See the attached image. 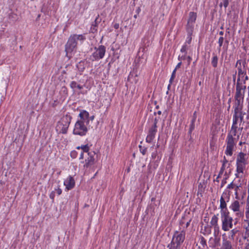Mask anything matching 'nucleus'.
<instances>
[{
  "instance_id": "6e6d98bb",
  "label": "nucleus",
  "mask_w": 249,
  "mask_h": 249,
  "mask_svg": "<svg viewBox=\"0 0 249 249\" xmlns=\"http://www.w3.org/2000/svg\"><path fill=\"white\" fill-rule=\"evenodd\" d=\"M236 75V72H235V73L234 74H233V75H232L233 82H235Z\"/></svg>"
},
{
  "instance_id": "0e129e2a",
  "label": "nucleus",
  "mask_w": 249,
  "mask_h": 249,
  "mask_svg": "<svg viewBox=\"0 0 249 249\" xmlns=\"http://www.w3.org/2000/svg\"><path fill=\"white\" fill-rule=\"evenodd\" d=\"M219 34L221 36H223L224 35L223 31H220L219 33Z\"/></svg>"
},
{
  "instance_id": "f8f14e48",
  "label": "nucleus",
  "mask_w": 249,
  "mask_h": 249,
  "mask_svg": "<svg viewBox=\"0 0 249 249\" xmlns=\"http://www.w3.org/2000/svg\"><path fill=\"white\" fill-rule=\"evenodd\" d=\"M95 153L94 152H90L88 153V157L85 159L84 168H89L94 163L95 159L94 156Z\"/></svg>"
},
{
  "instance_id": "c85d7f7f",
  "label": "nucleus",
  "mask_w": 249,
  "mask_h": 249,
  "mask_svg": "<svg viewBox=\"0 0 249 249\" xmlns=\"http://www.w3.org/2000/svg\"><path fill=\"white\" fill-rule=\"evenodd\" d=\"M213 56L212 59L211 63H212V66L214 68H216L217 66L218 57L214 54H213Z\"/></svg>"
},
{
  "instance_id": "a19ab883",
  "label": "nucleus",
  "mask_w": 249,
  "mask_h": 249,
  "mask_svg": "<svg viewBox=\"0 0 249 249\" xmlns=\"http://www.w3.org/2000/svg\"><path fill=\"white\" fill-rule=\"evenodd\" d=\"M187 50V46L186 44H185L182 47V48L180 50V51L181 53H184L185 54H186Z\"/></svg>"
},
{
  "instance_id": "8fccbe9b",
  "label": "nucleus",
  "mask_w": 249,
  "mask_h": 249,
  "mask_svg": "<svg viewBox=\"0 0 249 249\" xmlns=\"http://www.w3.org/2000/svg\"><path fill=\"white\" fill-rule=\"evenodd\" d=\"M62 91H63L66 94H67L68 90H67V88L66 87H62Z\"/></svg>"
},
{
  "instance_id": "5fc2aeb1",
  "label": "nucleus",
  "mask_w": 249,
  "mask_h": 249,
  "mask_svg": "<svg viewBox=\"0 0 249 249\" xmlns=\"http://www.w3.org/2000/svg\"><path fill=\"white\" fill-rule=\"evenodd\" d=\"M226 183V179H223L222 181V183H221V187H222Z\"/></svg>"
},
{
  "instance_id": "20e7f679",
  "label": "nucleus",
  "mask_w": 249,
  "mask_h": 249,
  "mask_svg": "<svg viewBox=\"0 0 249 249\" xmlns=\"http://www.w3.org/2000/svg\"><path fill=\"white\" fill-rule=\"evenodd\" d=\"M222 222V230L227 231L233 228V218L230 216V213L220 214Z\"/></svg>"
},
{
  "instance_id": "ea45409f",
  "label": "nucleus",
  "mask_w": 249,
  "mask_h": 249,
  "mask_svg": "<svg viewBox=\"0 0 249 249\" xmlns=\"http://www.w3.org/2000/svg\"><path fill=\"white\" fill-rule=\"evenodd\" d=\"M240 78H241V77H239V76H238L236 87H238V86H239V87L245 86L244 85H243L242 84V83L240 82Z\"/></svg>"
},
{
  "instance_id": "f03ea898",
  "label": "nucleus",
  "mask_w": 249,
  "mask_h": 249,
  "mask_svg": "<svg viewBox=\"0 0 249 249\" xmlns=\"http://www.w3.org/2000/svg\"><path fill=\"white\" fill-rule=\"evenodd\" d=\"M248 156V155L242 152H240L237 156L236 160V174H235L236 177H238V174L240 173H243L245 169L246 166L247 164Z\"/></svg>"
},
{
  "instance_id": "338daca9",
  "label": "nucleus",
  "mask_w": 249,
  "mask_h": 249,
  "mask_svg": "<svg viewBox=\"0 0 249 249\" xmlns=\"http://www.w3.org/2000/svg\"><path fill=\"white\" fill-rule=\"evenodd\" d=\"M140 11H141V9H140V7H138V9H137V10H136V11H137V13H138V14H139V12H140Z\"/></svg>"
},
{
  "instance_id": "13d9d810",
  "label": "nucleus",
  "mask_w": 249,
  "mask_h": 249,
  "mask_svg": "<svg viewBox=\"0 0 249 249\" xmlns=\"http://www.w3.org/2000/svg\"><path fill=\"white\" fill-rule=\"evenodd\" d=\"M119 27V24L118 23H115L114 25V28L116 29H118Z\"/></svg>"
},
{
  "instance_id": "37998d69",
  "label": "nucleus",
  "mask_w": 249,
  "mask_h": 249,
  "mask_svg": "<svg viewBox=\"0 0 249 249\" xmlns=\"http://www.w3.org/2000/svg\"><path fill=\"white\" fill-rule=\"evenodd\" d=\"M236 184V183H235L233 182V181H232L230 184L228 185L227 188L230 189H233Z\"/></svg>"
},
{
  "instance_id": "393cba45",
  "label": "nucleus",
  "mask_w": 249,
  "mask_h": 249,
  "mask_svg": "<svg viewBox=\"0 0 249 249\" xmlns=\"http://www.w3.org/2000/svg\"><path fill=\"white\" fill-rule=\"evenodd\" d=\"M168 247L169 248V249H181V245L172 241L168 245Z\"/></svg>"
},
{
  "instance_id": "4d7b16f0",
  "label": "nucleus",
  "mask_w": 249,
  "mask_h": 249,
  "mask_svg": "<svg viewBox=\"0 0 249 249\" xmlns=\"http://www.w3.org/2000/svg\"><path fill=\"white\" fill-rule=\"evenodd\" d=\"M175 78H172V77H171L170 79V80H169V82H170V84L168 85V88H169V87L170 86V84H171L174 80Z\"/></svg>"
},
{
  "instance_id": "9d476101",
  "label": "nucleus",
  "mask_w": 249,
  "mask_h": 249,
  "mask_svg": "<svg viewBox=\"0 0 249 249\" xmlns=\"http://www.w3.org/2000/svg\"><path fill=\"white\" fill-rule=\"evenodd\" d=\"M196 13L191 12L189 13V17L186 25V30L188 34H191L193 31V24L196 18Z\"/></svg>"
},
{
  "instance_id": "7c9ffc66",
  "label": "nucleus",
  "mask_w": 249,
  "mask_h": 249,
  "mask_svg": "<svg viewBox=\"0 0 249 249\" xmlns=\"http://www.w3.org/2000/svg\"><path fill=\"white\" fill-rule=\"evenodd\" d=\"M238 116L239 118V122L241 123L244 120V116L245 114V113L243 112V110L237 111Z\"/></svg>"
},
{
  "instance_id": "e433bc0d",
  "label": "nucleus",
  "mask_w": 249,
  "mask_h": 249,
  "mask_svg": "<svg viewBox=\"0 0 249 249\" xmlns=\"http://www.w3.org/2000/svg\"><path fill=\"white\" fill-rule=\"evenodd\" d=\"M139 147L140 148V150L141 152V153L143 155H144L146 153V151H147V148L146 147H142V145H140L139 146Z\"/></svg>"
},
{
  "instance_id": "4c0bfd02",
  "label": "nucleus",
  "mask_w": 249,
  "mask_h": 249,
  "mask_svg": "<svg viewBox=\"0 0 249 249\" xmlns=\"http://www.w3.org/2000/svg\"><path fill=\"white\" fill-rule=\"evenodd\" d=\"M224 38L223 36H220L218 39V43L219 44V47L220 48L223 44Z\"/></svg>"
},
{
  "instance_id": "bb28decb",
  "label": "nucleus",
  "mask_w": 249,
  "mask_h": 249,
  "mask_svg": "<svg viewBox=\"0 0 249 249\" xmlns=\"http://www.w3.org/2000/svg\"><path fill=\"white\" fill-rule=\"evenodd\" d=\"M145 52V48L144 47H142L139 49V50L138 52V59L140 58L143 59L144 53Z\"/></svg>"
},
{
  "instance_id": "3c124183",
  "label": "nucleus",
  "mask_w": 249,
  "mask_h": 249,
  "mask_svg": "<svg viewBox=\"0 0 249 249\" xmlns=\"http://www.w3.org/2000/svg\"><path fill=\"white\" fill-rule=\"evenodd\" d=\"M186 59V54L184 55H182L181 57L178 56V60H185Z\"/></svg>"
},
{
  "instance_id": "7ed1b4c3",
  "label": "nucleus",
  "mask_w": 249,
  "mask_h": 249,
  "mask_svg": "<svg viewBox=\"0 0 249 249\" xmlns=\"http://www.w3.org/2000/svg\"><path fill=\"white\" fill-rule=\"evenodd\" d=\"M71 117L68 115L64 116L59 121L56 126V130L58 133L66 134L69 127Z\"/></svg>"
},
{
  "instance_id": "2eb2a0df",
  "label": "nucleus",
  "mask_w": 249,
  "mask_h": 249,
  "mask_svg": "<svg viewBox=\"0 0 249 249\" xmlns=\"http://www.w3.org/2000/svg\"><path fill=\"white\" fill-rule=\"evenodd\" d=\"M230 208L233 212H237L236 214L238 216L240 217L243 215V213L240 212V205L238 201L235 200L233 201L231 203Z\"/></svg>"
},
{
  "instance_id": "a18cd8bd",
  "label": "nucleus",
  "mask_w": 249,
  "mask_h": 249,
  "mask_svg": "<svg viewBox=\"0 0 249 249\" xmlns=\"http://www.w3.org/2000/svg\"><path fill=\"white\" fill-rule=\"evenodd\" d=\"M225 169V165H224V164H223L222 165V167L221 168L220 171L219 172V175H222Z\"/></svg>"
},
{
  "instance_id": "cd10ccee",
  "label": "nucleus",
  "mask_w": 249,
  "mask_h": 249,
  "mask_svg": "<svg viewBox=\"0 0 249 249\" xmlns=\"http://www.w3.org/2000/svg\"><path fill=\"white\" fill-rule=\"evenodd\" d=\"M145 52V48L144 47H142L139 49V50L138 52V59L140 58L143 59L144 53Z\"/></svg>"
},
{
  "instance_id": "ddd939ff",
  "label": "nucleus",
  "mask_w": 249,
  "mask_h": 249,
  "mask_svg": "<svg viewBox=\"0 0 249 249\" xmlns=\"http://www.w3.org/2000/svg\"><path fill=\"white\" fill-rule=\"evenodd\" d=\"M220 249H233L231 241L228 239L225 233L222 234V245Z\"/></svg>"
},
{
  "instance_id": "680f3d73",
  "label": "nucleus",
  "mask_w": 249,
  "mask_h": 249,
  "mask_svg": "<svg viewBox=\"0 0 249 249\" xmlns=\"http://www.w3.org/2000/svg\"><path fill=\"white\" fill-rule=\"evenodd\" d=\"M84 159V152H81L80 156V159Z\"/></svg>"
},
{
  "instance_id": "de8ad7c7",
  "label": "nucleus",
  "mask_w": 249,
  "mask_h": 249,
  "mask_svg": "<svg viewBox=\"0 0 249 249\" xmlns=\"http://www.w3.org/2000/svg\"><path fill=\"white\" fill-rule=\"evenodd\" d=\"M176 70H174L172 72L171 76L172 78H175L176 76Z\"/></svg>"
},
{
  "instance_id": "e2e57ef3",
  "label": "nucleus",
  "mask_w": 249,
  "mask_h": 249,
  "mask_svg": "<svg viewBox=\"0 0 249 249\" xmlns=\"http://www.w3.org/2000/svg\"><path fill=\"white\" fill-rule=\"evenodd\" d=\"M156 155H157V154L155 153H152V157L153 159H155L156 157Z\"/></svg>"
},
{
  "instance_id": "c9c22d12",
  "label": "nucleus",
  "mask_w": 249,
  "mask_h": 249,
  "mask_svg": "<svg viewBox=\"0 0 249 249\" xmlns=\"http://www.w3.org/2000/svg\"><path fill=\"white\" fill-rule=\"evenodd\" d=\"M241 187V184H237L235 185L234 188H235V195L236 196V198H238V191L239 188Z\"/></svg>"
},
{
  "instance_id": "423d86ee",
  "label": "nucleus",
  "mask_w": 249,
  "mask_h": 249,
  "mask_svg": "<svg viewBox=\"0 0 249 249\" xmlns=\"http://www.w3.org/2000/svg\"><path fill=\"white\" fill-rule=\"evenodd\" d=\"M226 143L225 154L231 156L233 154V150L236 145L235 139L232 135H231V134H228L226 139Z\"/></svg>"
},
{
  "instance_id": "c03bdc74",
  "label": "nucleus",
  "mask_w": 249,
  "mask_h": 249,
  "mask_svg": "<svg viewBox=\"0 0 249 249\" xmlns=\"http://www.w3.org/2000/svg\"><path fill=\"white\" fill-rule=\"evenodd\" d=\"M54 196H55V192L54 191H53L51 192V193L50 195V197L51 199H52L53 201Z\"/></svg>"
},
{
  "instance_id": "6ab92c4d",
  "label": "nucleus",
  "mask_w": 249,
  "mask_h": 249,
  "mask_svg": "<svg viewBox=\"0 0 249 249\" xmlns=\"http://www.w3.org/2000/svg\"><path fill=\"white\" fill-rule=\"evenodd\" d=\"M243 129V127L238 128L237 124H232L230 132L229 134H231L232 136H235L237 134V130Z\"/></svg>"
},
{
  "instance_id": "aec40b11",
  "label": "nucleus",
  "mask_w": 249,
  "mask_h": 249,
  "mask_svg": "<svg viewBox=\"0 0 249 249\" xmlns=\"http://www.w3.org/2000/svg\"><path fill=\"white\" fill-rule=\"evenodd\" d=\"M70 36H73L74 38V42L76 44V45H77V40H79L80 41L83 42L84 40L86 39V36L85 34L83 35H77V34H72Z\"/></svg>"
},
{
  "instance_id": "58836bf2",
  "label": "nucleus",
  "mask_w": 249,
  "mask_h": 249,
  "mask_svg": "<svg viewBox=\"0 0 249 249\" xmlns=\"http://www.w3.org/2000/svg\"><path fill=\"white\" fill-rule=\"evenodd\" d=\"M237 231L235 230V229H233V230L231 231L230 234H231V239H233L234 237L235 234L236 233Z\"/></svg>"
},
{
  "instance_id": "69168bd1",
  "label": "nucleus",
  "mask_w": 249,
  "mask_h": 249,
  "mask_svg": "<svg viewBox=\"0 0 249 249\" xmlns=\"http://www.w3.org/2000/svg\"><path fill=\"white\" fill-rule=\"evenodd\" d=\"M94 118V116H90L89 117V120H91V121H92Z\"/></svg>"
},
{
  "instance_id": "4be33fe9",
  "label": "nucleus",
  "mask_w": 249,
  "mask_h": 249,
  "mask_svg": "<svg viewBox=\"0 0 249 249\" xmlns=\"http://www.w3.org/2000/svg\"><path fill=\"white\" fill-rule=\"evenodd\" d=\"M218 214H214L212 216L211 221H210V224L211 225V227L215 226V225L216 226V225H218Z\"/></svg>"
},
{
  "instance_id": "5701e85b",
  "label": "nucleus",
  "mask_w": 249,
  "mask_h": 249,
  "mask_svg": "<svg viewBox=\"0 0 249 249\" xmlns=\"http://www.w3.org/2000/svg\"><path fill=\"white\" fill-rule=\"evenodd\" d=\"M239 242L240 243L242 242V244L243 243H245V248L246 249H249V239L246 236H243L242 238L239 240Z\"/></svg>"
},
{
  "instance_id": "f3484780",
  "label": "nucleus",
  "mask_w": 249,
  "mask_h": 249,
  "mask_svg": "<svg viewBox=\"0 0 249 249\" xmlns=\"http://www.w3.org/2000/svg\"><path fill=\"white\" fill-rule=\"evenodd\" d=\"M220 202L219 208L220 209V214L230 213L227 207L226 200L223 196L220 197Z\"/></svg>"
},
{
  "instance_id": "c756f323",
  "label": "nucleus",
  "mask_w": 249,
  "mask_h": 249,
  "mask_svg": "<svg viewBox=\"0 0 249 249\" xmlns=\"http://www.w3.org/2000/svg\"><path fill=\"white\" fill-rule=\"evenodd\" d=\"M237 111L234 110V113L233 115L232 124H238L239 122V118L238 116Z\"/></svg>"
},
{
  "instance_id": "4468645a",
  "label": "nucleus",
  "mask_w": 249,
  "mask_h": 249,
  "mask_svg": "<svg viewBox=\"0 0 249 249\" xmlns=\"http://www.w3.org/2000/svg\"><path fill=\"white\" fill-rule=\"evenodd\" d=\"M246 86L243 87H236V92L234 96V99H244L245 90Z\"/></svg>"
},
{
  "instance_id": "603ef678",
  "label": "nucleus",
  "mask_w": 249,
  "mask_h": 249,
  "mask_svg": "<svg viewBox=\"0 0 249 249\" xmlns=\"http://www.w3.org/2000/svg\"><path fill=\"white\" fill-rule=\"evenodd\" d=\"M181 62H179V63H178L177 64V65L176 66V68H175V69L174 70H177V69H178V68H180V66H181Z\"/></svg>"
},
{
  "instance_id": "9b49d317",
  "label": "nucleus",
  "mask_w": 249,
  "mask_h": 249,
  "mask_svg": "<svg viewBox=\"0 0 249 249\" xmlns=\"http://www.w3.org/2000/svg\"><path fill=\"white\" fill-rule=\"evenodd\" d=\"M246 65L245 61L242 63L241 60L237 61L235 67L237 68L238 76H239V77H242L246 74Z\"/></svg>"
},
{
  "instance_id": "09e8293b",
  "label": "nucleus",
  "mask_w": 249,
  "mask_h": 249,
  "mask_svg": "<svg viewBox=\"0 0 249 249\" xmlns=\"http://www.w3.org/2000/svg\"><path fill=\"white\" fill-rule=\"evenodd\" d=\"M192 34V33L191 34H190V36H191V34ZM191 40H192V37L189 36L188 37V39L186 41V43H188V44H190L191 42Z\"/></svg>"
},
{
  "instance_id": "49530a36",
  "label": "nucleus",
  "mask_w": 249,
  "mask_h": 249,
  "mask_svg": "<svg viewBox=\"0 0 249 249\" xmlns=\"http://www.w3.org/2000/svg\"><path fill=\"white\" fill-rule=\"evenodd\" d=\"M55 191H56V193L58 195H61V193H62V190L60 188H58L57 189H55Z\"/></svg>"
},
{
  "instance_id": "473e14b6",
  "label": "nucleus",
  "mask_w": 249,
  "mask_h": 249,
  "mask_svg": "<svg viewBox=\"0 0 249 249\" xmlns=\"http://www.w3.org/2000/svg\"><path fill=\"white\" fill-rule=\"evenodd\" d=\"M246 216L247 218H249V196H248L247 198Z\"/></svg>"
},
{
  "instance_id": "6e6552de",
  "label": "nucleus",
  "mask_w": 249,
  "mask_h": 249,
  "mask_svg": "<svg viewBox=\"0 0 249 249\" xmlns=\"http://www.w3.org/2000/svg\"><path fill=\"white\" fill-rule=\"evenodd\" d=\"M185 232L184 231H176L171 241L181 245L185 240Z\"/></svg>"
},
{
  "instance_id": "b1692460",
  "label": "nucleus",
  "mask_w": 249,
  "mask_h": 249,
  "mask_svg": "<svg viewBox=\"0 0 249 249\" xmlns=\"http://www.w3.org/2000/svg\"><path fill=\"white\" fill-rule=\"evenodd\" d=\"M70 87L72 89H74L75 88H77L79 89H83V86L80 85V84H78L75 81H71L70 83Z\"/></svg>"
},
{
  "instance_id": "39448f33",
  "label": "nucleus",
  "mask_w": 249,
  "mask_h": 249,
  "mask_svg": "<svg viewBox=\"0 0 249 249\" xmlns=\"http://www.w3.org/2000/svg\"><path fill=\"white\" fill-rule=\"evenodd\" d=\"M76 49L77 46L75 43L74 37L70 36L65 46L66 56L70 58L72 56L73 52L76 51Z\"/></svg>"
},
{
  "instance_id": "a211bd4d",
  "label": "nucleus",
  "mask_w": 249,
  "mask_h": 249,
  "mask_svg": "<svg viewBox=\"0 0 249 249\" xmlns=\"http://www.w3.org/2000/svg\"><path fill=\"white\" fill-rule=\"evenodd\" d=\"M233 108L234 111L243 110L244 99H234Z\"/></svg>"
},
{
  "instance_id": "2f4dec72",
  "label": "nucleus",
  "mask_w": 249,
  "mask_h": 249,
  "mask_svg": "<svg viewBox=\"0 0 249 249\" xmlns=\"http://www.w3.org/2000/svg\"><path fill=\"white\" fill-rule=\"evenodd\" d=\"M195 122H196L195 121V118L194 119H192V121H191V124H190V128H189V134H191L192 132L195 129Z\"/></svg>"
},
{
  "instance_id": "f257e3e1",
  "label": "nucleus",
  "mask_w": 249,
  "mask_h": 249,
  "mask_svg": "<svg viewBox=\"0 0 249 249\" xmlns=\"http://www.w3.org/2000/svg\"><path fill=\"white\" fill-rule=\"evenodd\" d=\"M80 118L74 125L73 133L75 135L84 136L88 132L87 126L89 123V113L86 110H82L79 114Z\"/></svg>"
},
{
  "instance_id": "052dcab7",
  "label": "nucleus",
  "mask_w": 249,
  "mask_h": 249,
  "mask_svg": "<svg viewBox=\"0 0 249 249\" xmlns=\"http://www.w3.org/2000/svg\"><path fill=\"white\" fill-rule=\"evenodd\" d=\"M195 118V121H196V112H195L194 113L193 117V119H194Z\"/></svg>"
},
{
  "instance_id": "412c9836",
  "label": "nucleus",
  "mask_w": 249,
  "mask_h": 249,
  "mask_svg": "<svg viewBox=\"0 0 249 249\" xmlns=\"http://www.w3.org/2000/svg\"><path fill=\"white\" fill-rule=\"evenodd\" d=\"M99 19V15L96 17L95 18L94 22L92 24L91 28H90V31L94 33L96 32L97 31V25L98 23L100 22V21H98Z\"/></svg>"
},
{
  "instance_id": "79ce46f5",
  "label": "nucleus",
  "mask_w": 249,
  "mask_h": 249,
  "mask_svg": "<svg viewBox=\"0 0 249 249\" xmlns=\"http://www.w3.org/2000/svg\"><path fill=\"white\" fill-rule=\"evenodd\" d=\"M71 157L73 158V159H74L75 158L77 157V152L75 151H72L71 152Z\"/></svg>"
},
{
  "instance_id": "1a4fd4ad",
  "label": "nucleus",
  "mask_w": 249,
  "mask_h": 249,
  "mask_svg": "<svg viewBox=\"0 0 249 249\" xmlns=\"http://www.w3.org/2000/svg\"><path fill=\"white\" fill-rule=\"evenodd\" d=\"M158 119L155 118L153 125L151 127L149 130L148 135L146 138V142L148 143H151L155 138V134L157 131V124Z\"/></svg>"
},
{
  "instance_id": "a878e982",
  "label": "nucleus",
  "mask_w": 249,
  "mask_h": 249,
  "mask_svg": "<svg viewBox=\"0 0 249 249\" xmlns=\"http://www.w3.org/2000/svg\"><path fill=\"white\" fill-rule=\"evenodd\" d=\"M76 149H81L83 150V152H85V153H89V147L88 144L82 145L80 146H77L76 147Z\"/></svg>"
},
{
  "instance_id": "864d4df0",
  "label": "nucleus",
  "mask_w": 249,
  "mask_h": 249,
  "mask_svg": "<svg viewBox=\"0 0 249 249\" xmlns=\"http://www.w3.org/2000/svg\"><path fill=\"white\" fill-rule=\"evenodd\" d=\"M187 61H188V64H190V63L191 62V61L192 60L191 57L190 56H188L187 57Z\"/></svg>"
},
{
  "instance_id": "72a5a7b5",
  "label": "nucleus",
  "mask_w": 249,
  "mask_h": 249,
  "mask_svg": "<svg viewBox=\"0 0 249 249\" xmlns=\"http://www.w3.org/2000/svg\"><path fill=\"white\" fill-rule=\"evenodd\" d=\"M214 231V234L215 235H217L220 232V228L218 225L212 226Z\"/></svg>"
},
{
  "instance_id": "dca6fc26",
  "label": "nucleus",
  "mask_w": 249,
  "mask_h": 249,
  "mask_svg": "<svg viewBox=\"0 0 249 249\" xmlns=\"http://www.w3.org/2000/svg\"><path fill=\"white\" fill-rule=\"evenodd\" d=\"M64 184L66 186V188L68 190L72 189L75 185V181L73 177L70 176L64 181Z\"/></svg>"
},
{
  "instance_id": "774afa93",
  "label": "nucleus",
  "mask_w": 249,
  "mask_h": 249,
  "mask_svg": "<svg viewBox=\"0 0 249 249\" xmlns=\"http://www.w3.org/2000/svg\"><path fill=\"white\" fill-rule=\"evenodd\" d=\"M225 42L227 44L229 43V41H228V40L227 39H225Z\"/></svg>"
},
{
  "instance_id": "bf43d9fd",
  "label": "nucleus",
  "mask_w": 249,
  "mask_h": 249,
  "mask_svg": "<svg viewBox=\"0 0 249 249\" xmlns=\"http://www.w3.org/2000/svg\"><path fill=\"white\" fill-rule=\"evenodd\" d=\"M228 162V160L226 159L225 157H224V160L223 161V164H224V165H225V164Z\"/></svg>"
},
{
  "instance_id": "f704fd0d",
  "label": "nucleus",
  "mask_w": 249,
  "mask_h": 249,
  "mask_svg": "<svg viewBox=\"0 0 249 249\" xmlns=\"http://www.w3.org/2000/svg\"><path fill=\"white\" fill-rule=\"evenodd\" d=\"M229 3V0H222V2H221L219 4V6L222 7V6L223 5L226 9L228 6Z\"/></svg>"
},
{
  "instance_id": "0eeeda50",
  "label": "nucleus",
  "mask_w": 249,
  "mask_h": 249,
  "mask_svg": "<svg viewBox=\"0 0 249 249\" xmlns=\"http://www.w3.org/2000/svg\"><path fill=\"white\" fill-rule=\"evenodd\" d=\"M95 49L96 50V51L90 56L89 58L92 61L103 58L106 53V48L103 45L99 46L98 48L95 47Z\"/></svg>"
}]
</instances>
